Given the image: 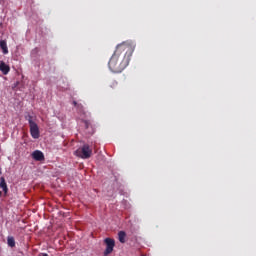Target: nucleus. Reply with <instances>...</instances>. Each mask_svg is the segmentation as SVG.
Here are the masks:
<instances>
[{"instance_id":"f257e3e1","label":"nucleus","mask_w":256,"mask_h":256,"mask_svg":"<svg viewBox=\"0 0 256 256\" xmlns=\"http://www.w3.org/2000/svg\"><path fill=\"white\" fill-rule=\"evenodd\" d=\"M133 51H135V46L131 42L118 44L108 62L110 71H112V73H123L131 61Z\"/></svg>"},{"instance_id":"f03ea898","label":"nucleus","mask_w":256,"mask_h":256,"mask_svg":"<svg viewBox=\"0 0 256 256\" xmlns=\"http://www.w3.org/2000/svg\"><path fill=\"white\" fill-rule=\"evenodd\" d=\"M33 116L31 114H27L25 116V120L28 121L29 127H30V135L33 139H39L40 132H39V125H37V122L33 120Z\"/></svg>"},{"instance_id":"7ed1b4c3","label":"nucleus","mask_w":256,"mask_h":256,"mask_svg":"<svg viewBox=\"0 0 256 256\" xmlns=\"http://www.w3.org/2000/svg\"><path fill=\"white\" fill-rule=\"evenodd\" d=\"M91 155H93V149L89 144H84L75 151V156L80 157V159H90Z\"/></svg>"},{"instance_id":"20e7f679","label":"nucleus","mask_w":256,"mask_h":256,"mask_svg":"<svg viewBox=\"0 0 256 256\" xmlns=\"http://www.w3.org/2000/svg\"><path fill=\"white\" fill-rule=\"evenodd\" d=\"M104 243L106 245L104 255H111V253H113V249H115V240L113 238H105Z\"/></svg>"},{"instance_id":"39448f33","label":"nucleus","mask_w":256,"mask_h":256,"mask_svg":"<svg viewBox=\"0 0 256 256\" xmlns=\"http://www.w3.org/2000/svg\"><path fill=\"white\" fill-rule=\"evenodd\" d=\"M32 159L34 161H45V154L41 150H36L32 153Z\"/></svg>"},{"instance_id":"423d86ee","label":"nucleus","mask_w":256,"mask_h":256,"mask_svg":"<svg viewBox=\"0 0 256 256\" xmlns=\"http://www.w3.org/2000/svg\"><path fill=\"white\" fill-rule=\"evenodd\" d=\"M0 189L4 192V195L9 193V188L7 187V182L5 181V177L0 178Z\"/></svg>"},{"instance_id":"0eeeda50","label":"nucleus","mask_w":256,"mask_h":256,"mask_svg":"<svg viewBox=\"0 0 256 256\" xmlns=\"http://www.w3.org/2000/svg\"><path fill=\"white\" fill-rule=\"evenodd\" d=\"M0 71H2L3 75H8L11 68L5 62L0 61Z\"/></svg>"},{"instance_id":"6e6552de","label":"nucleus","mask_w":256,"mask_h":256,"mask_svg":"<svg viewBox=\"0 0 256 256\" xmlns=\"http://www.w3.org/2000/svg\"><path fill=\"white\" fill-rule=\"evenodd\" d=\"M0 48L2 49L4 55H7V53H9V49L7 48V42L5 40L0 41Z\"/></svg>"},{"instance_id":"1a4fd4ad","label":"nucleus","mask_w":256,"mask_h":256,"mask_svg":"<svg viewBox=\"0 0 256 256\" xmlns=\"http://www.w3.org/2000/svg\"><path fill=\"white\" fill-rule=\"evenodd\" d=\"M7 245H8V247H11V248L15 247V237L8 236L7 237Z\"/></svg>"},{"instance_id":"9d476101","label":"nucleus","mask_w":256,"mask_h":256,"mask_svg":"<svg viewBox=\"0 0 256 256\" xmlns=\"http://www.w3.org/2000/svg\"><path fill=\"white\" fill-rule=\"evenodd\" d=\"M125 237H127V233H125V231H120L118 233V239L120 243H125Z\"/></svg>"},{"instance_id":"9b49d317","label":"nucleus","mask_w":256,"mask_h":256,"mask_svg":"<svg viewBox=\"0 0 256 256\" xmlns=\"http://www.w3.org/2000/svg\"><path fill=\"white\" fill-rule=\"evenodd\" d=\"M83 123L85 125V129H89V127H91V122L89 120H84Z\"/></svg>"},{"instance_id":"f8f14e48","label":"nucleus","mask_w":256,"mask_h":256,"mask_svg":"<svg viewBox=\"0 0 256 256\" xmlns=\"http://www.w3.org/2000/svg\"><path fill=\"white\" fill-rule=\"evenodd\" d=\"M117 86V81H112V84L110 85V87H112V88H115Z\"/></svg>"},{"instance_id":"ddd939ff","label":"nucleus","mask_w":256,"mask_h":256,"mask_svg":"<svg viewBox=\"0 0 256 256\" xmlns=\"http://www.w3.org/2000/svg\"><path fill=\"white\" fill-rule=\"evenodd\" d=\"M72 104L74 107H81V104L77 103V101H73Z\"/></svg>"},{"instance_id":"4468645a","label":"nucleus","mask_w":256,"mask_h":256,"mask_svg":"<svg viewBox=\"0 0 256 256\" xmlns=\"http://www.w3.org/2000/svg\"><path fill=\"white\" fill-rule=\"evenodd\" d=\"M76 109H78L79 111H83V104H81V106H76Z\"/></svg>"},{"instance_id":"2eb2a0df","label":"nucleus","mask_w":256,"mask_h":256,"mask_svg":"<svg viewBox=\"0 0 256 256\" xmlns=\"http://www.w3.org/2000/svg\"><path fill=\"white\" fill-rule=\"evenodd\" d=\"M42 256H49L47 253H44Z\"/></svg>"},{"instance_id":"dca6fc26","label":"nucleus","mask_w":256,"mask_h":256,"mask_svg":"<svg viewBox=\"0 0 256 256\" xmlns=\"http://www.w3.org/2000/svg\"><path fill=\"white\" fill-rule=\"evenodd\" d=\"M3 172H1V167H0V175L2 174Z\"/></svg>"}]
</instances>
